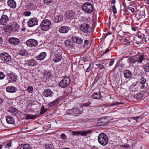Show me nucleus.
<instances>
[{
  "label": "nucleus",
  "instance_id": "obj_1",
  "mask_svg": "<svg viewBox=\"0 0 149 149\" xmlns=\"http://www.w3.org/2000/svg\"><path fill=\"white\" fill-rule=\"evenodd\" d=\"M52 26L51 22L48 19H45L41 22L40 27L43 31H46L49 30Z\"/></svg>",
  "mask_w": 149,
  "mask_h": 149
},
{
  "label": "nucleus",
  "instance_id": "obj_2",
  "mask_svg": "<svg viewBox=\"0 0 149 149\" xmlns=\"http://www.w3.org/2000/svg\"><path fill=\"white\" fill-rule=\"evenodd\" d=\"M98 140L101 145L104 146L108 143L109 139L107 136L104 133H101L98 136Z\"/></svg>",
  "mask_w": 149,
  "mask_h": 149
},
{
  "label": "nucleus",
  "instance_id": "obj_3",
  "mask_svg": "<svg viewBox=\"0 0 149 149\" xmlns=\"http://www.w3.org/2000/svg\"><path fill=\"white\" fill-rule=\"evenodd\" d=\"M81 8L86 13H90L93 10V5L90 3L88 2L83 4L81 6Z\"/></svg>",
  "mask_w": 149,
  "mask_h": 149
},
{
  "label": "nucleus",
  "instance_id": "obj_4",
  "mask_svg": "<svg viewBox=\"0 0 149 149\" xmlns=\"http://www.w3.org/2000/svg\"><path fill=\"white\" fill-rule=\"evenodd\" d=\"M70 82V79L69 77H64L59 83L60 86L62 88H65L68 86Z\"/></svg>",
  "mask_w": 149,
  "mask_h": 149
},
{
  "label": "nucleus",
  "instance_id": "obj_5",
  "mask_svg": "<svg viewBox=\"0 0 149 149\" xmlns=\"http://www.w3.org/2000/svg\"><path fill=\"white\" fill-rule=\"evenodd\" d=\"M0 56L1 60L3 61L4 62L6 63H8L12 59L11 56L6 52L1 53Z\"/></svg>",
  "mask_w": 149,
  "mask_h": 149
},
{
  "label": "nucleus",
  "instance_id": "obj_6",
  "mask_svg": "<svg viewBox=\"0 0 149 149\" xmlns=\"http://www.w3.org/2000/svg\"><path fill=\"white\" fill-rule=\"evenodd\" d=\"M80 31L84 33H90L91 30V26L87 24H83L79 26Z\"/></svg>",
  "mask_w": 149,
  "mask_h": 149
},
{
  "label": "nucleus",
  "instance_id": "obj_7",
  "mask_svg": "<svg viewBox=\"0 0 149 149\" xmlns=\"http://www.w3.org/2000/svg\"><path fill=\"white\" fill-rule=\"evenodd\" d=\"M38 41L33 39H30L27 40L26 44L29 47L31 48L36 46L38 45Z\"/></svg>",
  "mask_w": 149,
  "mask_h": 149
},
{
  "label": "nucleus",
  "instance_id": "obj_8",
  "mask_svg": "<svg viewBox=\"0 0 149 149\" xmlns=\"http://www.w3.org/2000/svg\"><path fill=\"white\" fill-rule=\"evenodd\" d=\"M83 111V108L81 106L76 107L71 110L72 114L76 116L81 114Z\"/></svg>",
  "mask_w": 149,
  "mask_h": 149
},
{
  "label": "nucleus",
  "instance_id": "obj_9",
  "mask_svg": "<svg viewBox=\"0 0 149 149\" xmlns=\"http://www.w3.org/2000/svg\"><path fill=\"white\" fill-rule=\"evenodd\" d=\"M72 134L74 135H80L82 136H86L88 134L91 132L90 130L87 131H73L71 132Z\"/></svg>",
  "mask_w": 149,
  "mask_h": 149
},
{
  "label": "nucleus",
  "instance_id": "obj_10",
  "mask_svg": "<svg viewBox=\"0 0 149 149\" xmlns=\"http://www.w3.org/2000/svg\"><path fill=\"white\" fill-rule=\"evenodd\" d=\"M38 20L36 18H31L27 22L28 25L29 27H32L38 24Z\"/></svg>",
  "mask_w": 149,
  "mask_h": 149
},
{
  "label": "nucleus",
  "instance_id": "obj_11",
  "mask_svg": "<svg viewBox=\"0 0 149 149\" xmlns=\"http://www.w3.org/2000/svg\"><path fill=\"white\" fill-rule=\"evenodd\" d=\"M8 42L10 44L15 46L18 45L20 43V40L19 39L15 37L9 38L8 39Z\"/></svg>",
  "mask_w": 149,
  "mask_h": 149
},
{
  "label": "nucleus",
  "instance_id": "obj_12",
  "mask_svg": "<svg viewBox=\"0 0 149 149\" xmlns=\"http://www.w3.org/2000/svg\"><path fill=\"white\" fill-rule=\"evenodd\" d=\"M9 21V18L7 16L3 15L0 19V25H6Z\"/></svg>",
  "mask_w": 149,
  "mask_h": 149
},
{
  "label": "nucleus",
  "instance_id": "obj_13",
  "mask_svg": "<svg viewBox=\"0 0 149 149\" xmlns=\"http://www.w3.org/2000/svg\"><path fill=\"white\" fill-rule=\"evenodd\" d=\"M7 75L10 79L9 82H15L17 80V76L13 73L10 72Z\"/></svg>",
  "mask_w": 149,
  "mask_h": 149
},
{
  "label": "nucleus",
  "instance_id": "obj_14",
  "mask_svg": "<svg viewBox=\"0 0 149 149\" xmlns=\"http://www.w3.org/2000/svg\"><path fill=\"white\" fill-rule=\"evenodd\" d=\"M108 122V120L107 118H102L97 120V123L99 126H102L106 124Z\"/></svg>",
  "mask_w": 149,
  "mask_h": 149
},
{
  "label": "nucleus",
  "instance_id": "obj_15",
  "mask_svg": "<svg viewBox=\"0 0 149 149\" xmlns=\"http://www.w3.org/2000/svg\"><path fill=\"white\" fill-rule=\"evenodd\" d=\"M72 39L73 42L75 43L80 45L83 43V39L79 37L74 36L72 37Z\"/></svg>",
  "mask_w": 149,
  "mask_h": 149
},
{
  "label": "nucleus",
  "instance_id": "obj_16",
  "mask_svg": "<svg viewBox=\"0 0 149 149\" xmlns=\"http://www.w3.org/2000/svg\"><path fill=\"white\" fill-rule=\"evenodd\" d=\"M75 14V13L72 10L67 11L65 14L66 18L68 19L73 18L74 17Z\"/></svg>",
  "mask_w": 149,
  "mask_h": 149
},
{
  "label": "nucleus",
  "instance_id": "obj_17",
  "mask_svg": "<svg viewBox=\"0 0 149 149\" xmlns=\"http://www.w3.org/2000/svg\"><path fill=\"white\" fill-rule=\"evenodd\" d=\"M6 89L7 92L12 93H15L17 91V88L13 86H7Z\"/></svg>",
  "mask_w": 149,
  "mask_h": 149
},
{
  "label": "nucleus",
  "instance_id": "obj_18",
  "mask_svg": "<svg viewBox=\"0 0 149 149\" xmlns=\"http://www.w3.org/2000/svg\"><path fill=\"white\" fill-rule=\"evenodd\" d=\"M62 58V56L61 54L59 53L55 54L53 56V61L54 62H59L61 60Z\"/></svg>",
  "mask_w": 149,
  "mask_h": 149
},
{
  "label": "nucleus",
  "instance_id": "obj_19",
  "mask_svg": "<svg viewBox=\"0 0 149 149\" xmlns=\"http://www.w3.org/2000/svg\"><path fill=\"white\" fill-rule=\"evenodd\" d=\"M42 95L45 97H51L52 96L53 93L49 89H47L45 90Z\"/></svg>",
  "mask_w": 149,
  "mask_h": 149
},
{
  "label": "nucleus",
  "instance_id": "obj_20",
  "mask_svg": "<svg viewBox=\"0 0 149 149\" xmlns=\"http://www.w3.org/2000/svg\"><path fill=\"white\" fill-rule=\"evenodd\" d=\"M26 63L29 66H35L37 65V62L34 59L27 60L26 61Z\"/></svg>",
  "mask_w": 149,
  "mask_h": 149
},
{
  "label": "nucleus",
  "instance_id": "obj_21",
  "mask_svg": "<svg viewBox=\"0 0 149 149\" xmlns=\"http://www.w3.org/2000/svg\"><path fill=\"white\" fill-rule=\"evenodd\" d=\"M46 53L43 52L41 53L38 55L36 56V58L38 60L42 61L46 57Z\"/></svg>",
  "mask_w": 149,
  "mask_h": 149
},
{
  "label": "nucleus",
  "instance_id": "obj_22",
  "mask_svg": "<svg viewBox=\"0 0 149 149\" xmlns=\"http://www.w3.org/2000/svg\"><path fill=\"white\" fill-rule=\"evenodd\" d=\"M7 4L11 8H15L16 6V3L13 0H8L7 1Z\"/></svg>",
  "mask_w": 149,
  "mask_h": 149
},
{
  "label": "nucleus",
  "instance_id": "obj_23",
  "mask_svg": "<svg viewBox=\"0 0 149 149\" xmlns=\"http://www.w3.org/2000/svg\"><path fill=\"white\" fill-rule=\"evenodd\" d=\"M8 111L14 115H17L18 113V110L13 107H11L9 108Z\"/></svg>",
  "mask_w": 149,
  "mask_h": 149
},
{
  "label": "nucleus",
  "instance_id": "obj_24",
  "mask_svg": "<svg viewBox=\"0 0 149 149\" xmlns=\"http://www.w3.org/2000/svg\"><path fill=\"white\" fill-rule=\"evenodd\" d=\"M19 28V26L16 23L14 22L12 25L11 26V30L14 32L18 31Z\"/></svg>",
  "mask_w": 149,
  "mask_h": 149
},
{
  "label": "nucleus",
  "instance_id": "obj_25",
  "mask_svg": "<svg viewBox=\"0 0 149 149\" xmlns=\"http://www.w3.org/2000/svg\"><path fill=\"white\" fill-rule=\"evenodd\" d=\"M7 123L8 124H15V119L14 118L10 116H8L6 118Z\"/></svg>",
  "mask_w": 149,
  "mask_h": 149
},
{
  "label": "nucleus",
  "instance_id": "obj_26",
  "mask_svg": "<svg viewBox=\"0 0 149 149\" xmlns=\"http://www.w3.org/2000/svg\"><path fill=\"white\" fill-rule=\"evenodd\" d=\"M31 146L28 144H23L17 147V149H30Z\"/></svg>",
  "mask_w": 149,
  "mask_h": 149
},
{
  "label": "nucleus",
  "instance_id": "obj_27",
  "mask_svg": "<svg viewBox=\"0 0 149 149\" xmlns=\"http://www.w3.org/2000/svg\"><path fill=\"white\" fill-rule=\"evenodd\" d=\"M92 97L95 99L102 100L101 98H102V97L101 95V93L100 92L98 93H95L92 95Z\"/></svg>",
  "mask_w": 149,
  "mask_h": 149
},
{
  "label": "nucleus",
  "instance_id": "obj_28",
  "mask_svg": "<svg viewBox=\"0 0 149 149\" xmlns=\"http://www.w3.org/2000/svg\"><path fill=\"white\" fill-rule=\"evenodd\" d=\"M69 29V28L66 26H63L59 29V31L61 33H66Z\"/></svg>",
  "mask_w": 149,
  "mask_h": 149
},
{
  "label": "nucleus",
  "instance_id": "obj_29",
  "mask_svg": "<svg viewBox=\"0 0 149 149\" xmlns=\"http://www.w3.org/2000/svg\"><path fill=\"white\" fill-rule=\"evenodd\" d=\"M63 20V16L61 15H59L56 16L54 19V22L56 23L61 22Z\"/></svg>",
  "mask_w": 149,
  "mask_h": 149
},
{
  "label": "nucleus",
  "instance_id": "obj_30",
  "mask_svg": "<svg viewBox=\"0 0 149 149\" xmlns=\"http://www.w3.org/2000/svg\"><path fill=\"white\" fill-rule=\"evenodd\" d=\"M60 101V98H58L54 100L48 104V106L50 107L54 106L57 103Z\"/></svg>",
  "mask_w": 149,
  "mask_h": 149
},
{
  "label": "nucleus",
  "instance_id": "obj_31",
  "mask_svg": "<svg viewBox=\"0 0 149 149\" xmlns=\"http://www.w3.org/2000/svg\"><path fill=\"white\" fill-rule=\"evenodd\" d=\"M124 74L125 77L127 79L130 78L132 75L131 72L130 71L127 70H126L125 71Z\"/></svg>",
  "mask_w": 149,
  "mask_h": 149
},
{
  "label": "nucleus",
  "instance_id": "obj_32",
  "mask_svg": "<svg viewBox=\"0 0 149 149\" xmlns=\"http://www.w3.org/2000/svg\"><path fill=\"white\" fill-rule=\"evenodd\" d=\"M18 54L22 56H26L28 54V52L27 50L24 49H21L18 52Z\"/></svg>",
  "mask_w": 149,
  "mask_h": 149
},
{
  "label": "nucleus",
  "instance_id": "obj_33",
  "mask_svg": "<svg viewBox=\"0 0 149 149\" xmlns=\"http://www.w3.org/2000/svg\"><path fill=\"white\" fill-rule=\"evenodd\" d=\"M127 61L129 63H135L137 61V59H136L134 57L131 56L127 59Z\"/></svg>",
  "mask_w": 149,
  "mask_h": 149
},
{
  "label": "nucleus",
  "instance_id": "obj_34",
  "mask_svg": "<svg viewBox=\"0 0 149 149\" xmlns=\"http://www.w3.org/2000/svg\"><path fill=\"white\" fill-rule=\"evenodd\" d=\"M38 117V116L37 114H36L35 115H31L30 114H28L26 115V117L25 118V119L26 120H28V119H34Z\"/></svg>",
  "mask_w": 149,
  "mask_h": 149
},
{
  "label": "nucleus",
  "instance_id": "obj_35",
  "mask_svg": "<svg viewBox=\"0 0 149 149\" xmlns=\"http://www.w3.org/2000/svg\"><path fill=\"white\" fill-rule=\"evenodd\" d=\"M143 95L142 93H139L134 94L133 95V97L134 99L138 100L142 97L143 96Z\"/></svg>",
  "mask_w": 149,
  "mask_h": 149
},
{
  "label": "nucleus",
  "instance_id": "obj_36",
  "mask_svg": "<svg viewBox=\"0 0 149 149\" xmlns=\"http://www.w3.org/2000/svg\"><path fill=\"white\" fill-rule=\"evenodd\" d=\"M48 110L47 109H46L44 106H42L41 108V111L40 112V114H43L45 113Z\"/></svg>",
  "mask_w": 149,
  "mask_h": 149
},
{
  "label": "nucleus",
  "instance_id": "obj_37",
  "mask_svg": "<svg viewBox=\"0 0 149 149\" xmlns=\"http://www.w3.org/2000/svg\"><path fill=\"white\" fill-rule=\"evenodd\" d=\"M34 4L32 3H29L27 5V7L28 9L30 10L33 9Z\"/></svg>",
  "mask_w": 149,
  "mask_h": 149
},
{
  "label": "nucleus",
  "instance_id": "obj_38",
  "mask_svg": "<svg viewBox=\"0 0 149 149\" xmlns=\"http://www.w3.org/2000/svg\"><path fill=\"white\" fill-rule=\"evenodd\" d=\"M143 68L146 72L149 73V63H147L145 64Z\"/></svg>",
  "mask_w": 149,
  "mask_h": 149
},
{
  "label": "nucleus",
  "instance_id": "obj_39",
  "mask_svg": "<svg viewBox=\"0 0 149 149\" xmlns=\"http://www.w3.org/2000/svg\"><path fill=\"white\" fill-rule=\"evenodd\" d=\"M64 43L67 46H71L72 45V42L70 40H66L64 42Z\"/></svg>",
  "mask_w": 149,
  "mask_h": 149
},
{
  "label": "nucleus",
  "instance_id": "obj_40",
  "mask_svg": "<svg viewBox=\"0 0 149 149\" xmlns=\"http://www.w3.org/2000/svg\"><path fill=\"white\" fill-rule=\"evenodd\" d=\"M139 83L140 84H145L146 82V79L143 77H142L139 80Z\"/></svg>",
  "mask_w": 149,
  "mask_h": 149
},
{
  "label": "nucleus",
  "instance_id": "obj_41",
  "mask_svg": "<svg viewBox=\"0 0 149 149\" xmlns=\"http://www.w3.org/2000/svg\"><path fill=\"white\" fill-rule=\"evenodd\" d=\"M136 59H137L139 62L141 63L142 61L145 59L144 56L143 55H141L139 58H138Z\"/></svg>",
  "mask_w": 149,
  "mask_h": 149
},
{
  "label": "nucleus",
  "instance_id": "obj_42",
  "mask_svg": "<svg viewBox=\"0 0 149 149\" xmlns=\"http://www.w3.org/2000/svg\"><path fill=\"white\" fill-rule=\"evenodd\" d=\"M44 3L47 5L50 6V4L52 2V0H43Z\"/></svg>",
  "mask_w": 149,
  "mask_h": 149
},
{
  "label": "nucleus",
  "instance_id": "obj_43",
  "mask_svg": "<svg viewBox=\"0 0 149 149\" xmlns=\"http://www.w3.org/2000/svg\"><path fill=\"white\" fill-rule=\"evenodd\" d=\"M96 65L98 66V68H100V70L104 69V65L103 64L99 63L96 64Z\"/></svg>",
  "mask_w": 149,
  "mask_h": 149
},
{
  "label": "nucleus",
  "instance_id": "obj_44",
  "mask_svg": "<svg viewBox=\"0 0 149 149\" xmlns=\"http://www.w3.org/2000/svg\"><path fill=\"white\" fill-rule=\"evenodd\" d=\"M54 147L52 144H49L45 146L46 149H53Z\"/></svg>",
  "mask_w": 149,
  "mask_h": 149
},
{
  "label": "nucleus",
  "instance_id": "obj_45",
  "mask_svg": "<svg viewBox=\"0 0 149 149\" xmlns=\"http://www.w3.org/2000/svg\"><path fill=\"white\" fill-rule=\"evenodd\" d=\"M112 11L113 13L114 14H116L117 12L116 9L115 7V5H114L112 6Z\"/></svg>",
  "mask_w": 149,
  "mask_h": 149
},
{
  "label": "nucleus",
  "instance_id": "obj_46",
  "mask_svg": "<svg viewBox=\"0 0 149 149\" xmlns=\"http://www.w3.org/2000/svg\"><path fill=\"white\" fill-rule=\"evenodd\" d=\"M33 88L32 86H28L27 87V91L30 93H32L33 92Z\"/></svg>",
  "mask_w": 149,
  "mask_h": 149
},
{
  "label": "nucleus",
  "instance_id": "obj_47",
  "mask_svg": "<svg viewBox=\"0 0 149 149\" xmlns=\"http://www.w3.org/2000/svg\"><path fill=\"white\" fill-rule=\"evenodd\" d=\"M121 104V103L120 102H115L111 103V106H115Z\"/></svg>",
  "mask_w": 149,
  "mask_h": 149
},
{
  "label": "nucleus",
  "instance_id": "obj_48",
  "mask_svg": "<svg viewBox=\"0 0 149 149\" xmlns=\"http://www.w3.org/2000/svg\"><path fill=\"white\" fill-rule=\"evenodd\" d=\"M31 12L29 11H25L24 13V15L26 16H29L31 15Z\"/></svg>",
  "mask_w": 149,
  "mask_h": 149
},
{
  "label": "nucleus",
  "instance_id": "obj_49",
  "mask_svg": "<svg viewBox=\"0 0 149 149\" xmlns=\"http://www.w3.org/2000/svg\"><path fill=\"white\" fill-rule=\"evenodd\" d=\"M5 76L4 73L1 72L0 71V79H2L4 78Z\"/></svg>",
  "mask_w": 149,
  "mask_h": 149
},
{
  "label": "nucleus",
  "instance_id": "obj_50",
  "mask_svg": "<svg viewBox=\"0 0 149 149\" xmlns=\"http://www.w3.org/2000/svg\"><path fill=\"white\" fill-rule=\"evenodd\" d=\"M92 66L91 64H90L89 66L86 70V72H89L91 69Z\"/></svg>",
  "mask_w": 149,
  "mask_h": 149
},
{
  "label": "nucleus",
  "instance_id": "obj_51",
  "mask_svg": "<svg viewBox=\"0 0 149 149\" xmlns=\"http://www.w3.org/2000/svg\"><path fill=\"white\" fill-rule=\"evenodd\" d=\"M61 137L63 139H65L67 138V136L64 134H61Z\"/></svg>",
  "mask_w": 149,
  "mask_h": 149
},
{
  "label": "nucleus",
  "instance_id": "obj_52",
  "mask_svg": "<svg viewBox=\"0 0 149 149\" xmlns=\"http://www.w3.org/2000/svg\"><path fill=\"white\" fill-rule=\"evenodd\" d=\"M89 43V41L87 40H85L84 41V46H87Z\"/></svg>",
  "mask_w": 149,
  "mask_h": 149
},
{
  "label": "nucleus",
  "instance_id": "obj_53",
  "mask_svg": "<svg viewBox=\"0 0 149 149\" xmlns=\"http://www.w3.org/2000/svg\"><path fill=\"white\" fill-rule=\"evenodd\" d=\"M114 60L113 59H111V60L109 63V65L110 66H111L114 63Z\"/></svg>",
  "mask_w": 149,
  "mask_h": 149
},
{
  "label": "nucleus",
  "instance_id": "obj_54",
  "mask_svg": "<svg viewBox=\"0 0 149 149\" xmlns=\"http://www.w3.org/2000/svg\"><path fill=\"white\" fill-rule=\"evenodd\" d=\"M110 49H109L107 48L106 49V50L101 55V56H102L104 54L107 53L108 52H109L110 51Z\"/></svg>",
  "mask_w": 149,
  "mask_h": 149
},
{
  "label": "nucleus",
  "instance_id": "obj_55",
  "mask_svg": "<svg viewBox=\"0 0 149 149\" xmlns=\"http://www.w3.org/2000/svg\"><path fill=\"white\" fill-rule=\"evenodd\" d=\"M140 118V116H138L137 117H134L132 118V119L136 120V122H138L137 119Z\"/></svg>",
  "mask_w": 149,
  "mask_h": 149
},
{
  "label": "nucleus",
  "instance_id": "obj_56",
  "mask_svg": "<svg viewBox=\"0 0 149 149\" xmlns=\"http://www.w3.org/2000/svg\"><path fill=\"white\" fill-rule=\"evenodd\" d=\"M137 28H138L137 27L133 26V27H132V30H133L134 31H136Z\"/></svg>",
  "mask_w": 149,
  "mask_h": 149
},
{
  "label": "nucleus",
  "instance_id": "obj_57",
  "mask_svg": "<svg viewBox=\"0 0 149 149\" xmlns=\"http://www.w3.org/2000/svg\"><path fill=\"white\" fill-rule=\"evenodd\" d=\"M129 10H131L132 13H133L134 11V8H132L131 7H129L128 8Z\"/></svg>",
  "mask_w": 149,
  "mask_h": 149
},
{
  "label": "nucleus",
  "instance_id": "obj_58",
  "mask_svg": "<svg viewBox=\"0 0 149 149\" xmlns=\"http://www.w3.org/2000/svg\"><path fill=\"white\" fill-rule=\"evenodd\" d=\"M7 147L8 148L12 146V143L11 142H9L7 144Z\"/></svg>",
  "mask_w": 149,
  "mask_h": 149
},
{
  "label": "nucleus",
  "instance_id": "obj_59",
  "mask_svg": "<svg viewBox=\"0 0 149 149\" xmlns=\"http://www.w3.org/2000/svg\"><path fill=\"white\" fill-rule=\"evenodd\" d=\"M4 100L1 97H0V105H1L4 102Z\"/></svg>",
  "mask_w": 149,
  "mask_h": 149
},
{
  "label": "nucleus",
  "instance_id": "obj_60",
  "mask_svg": "<svg viewBox=\"0 0 149 149\" xmlns=\"http://www.w3.org/2000/svg\"><path fill=\"white\" fill-rule=\"evenodd\" d=\"M142 85L140 86V88L141 89H143L146 87L145 84H141Z\"/></svg>",
  "mask_w": 149,
  "mask_h": 149
},
{
  "label": "nucleus",
  "instance_id": "obj_61",
  "mask_svg": "<svg viewBox=\"0 0 149 149\" xmlns=\"http://www.w3.org/2000/svg\"><path fill=\"white\" fill-rule=\"evenodd\" d=\"M91 149H99L97 147V146H92Z\"/></svg>",
  "mask_w": 149,
  "mask_h": 149
},
{
  "label": "nucleus",
  "instance_id": "obj_62",
  "mask_svg": "<svg viewBox=\"0 0 149 149\" xmlns=\"http://www.w3.org/2000/svg\"><path fill=\"white\" fill-rule=\"evenodd\" d=\"M130 42H127L126 43L124 44V45H125V46L128 45L130 44Z\"/></svg>",
  "mask_w": 149,
  "mask_h": 149
},
{
  "label": "nucleus",
  "instance_id": "obj_63",
  "mask_svg": "<svg viewBox=\"0 0 149 149\" xmlns=\"http://www.w3.org/2000/svg\"><path fill=\"white\" fill-rule=\"evenodd\" d=\"M116 0H112L111 1V3L113 4H114L116 3Z\"/></svg>",
  "mask_w": 149,
  "mask_h": 149
},
{
  "label": "nucleus",
  "instance_id": "obj_64",
  "mask_svg": "<svg viewBox=\"0 0 149 149\" xmlns=\"http://www.w3.org/2000/svg\"><path fill=\"white\" fill-rule=\"evenodd\" d=\"M138 37L139 38H142V36L140 35H137Z\"/></svg>",
  "mask_w": 149,
  "mask_h": 149
}]
</instances>
